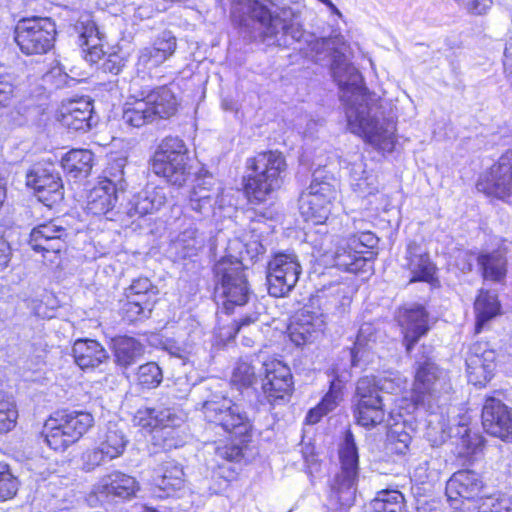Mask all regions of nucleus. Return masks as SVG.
I'll return each instance as SVG.
<instances>
[{
    "mask_svg": "<svg viewBox=\"0 0 512 512\" xmlns=\"http://www.w3.org/2000/svg\"><path fill=\"white\" fill-rule=\"evenodd\" d=\"M331 71L342 91L349 130L378 150L391 152L395 144V123L384 117L379 99L368 93L361 73L338 51L333 54Z\"/></svg>",
    "mask_w": 512,
    "mask_h": 512,
    "instance_id": "1",
    "label": "nucleus"
},
{
    "mask_svg": "<svg viewBox=\"0 0 512 512\" xmlns=\"http://www.w3.org/2000/svg\"><path fill=\"white\" fill-rule=\"evenodd\" d=\"M210 391L201 404V411L205 420L220 426L227 432L234 443L231 446L218 448L219 454L229 461H238L243 457V447L249 442L252 431V420L241 404L233 402L221 391Z\"/></svg>",
    "mask_w": 512,
    "mask_h": 512,
    "instance_id": "2",
    "label": "nucleus"
},
{
    "mask_svg": "<svg viewBox=\"0 0 512 512\" xmlns=\"http://www.w3.org/2000/svg\"><path fill=\"white\" fill-rule=\"evenodd\" d=\"M247 168L249 173L245 178V193L251 203L260 204L282 186L287 163L281 152L266 151L249 158Z\"/></svg>",
    "mask_w": 512,
    "mask_h": 512,
    "instance_id": "3",
    "label": "nucleus"
},
{
    "mask_svg": "<svg viewBox=\"0 0 512 512\" xmlns=\"http://www.w3.org/2000/svg\"><path fill=\"white\" fill-rule=\"evenodd\" d=\"M231 16L241 27L246 28L253 38H273L280 32L299 40L302 32L298 25L288 23L257 0H240L231 9Z\"/></svg>",
    "mask_w": 512,
    "mask_h": 512,
    "instance_id": "4",
    "label": "nucleus"
},
{
    "mask_svg": "<svg viewBox=\"0 0 512 512\" xmlns=\"http://www.w3.org/2000/svg\"><path fill=\"white\" fill-rule=\"evenodd\" d=\"M215 296L226 313L248 303L251 291L242 261L233 256L222 257L214 267Z\"/></svg>",
    "mask_w": 512,
    "mask_h": 512,
    "instance_id": "5",
    "label": "nucleus"
},
{
    "mask_svg": "<svg viewBox=\"0 0 512 512\" xmlns=\"http://www.w3.org/2000/svg\"><path fill=\"white\" fill-rule=\"evenodd\" d=\"M451 379L446 370L425 361L419 364L413 386V401L417 407L434 414L450 400Z\"/></svg>",
    "mask_w": 512,
    "mask_h": 512,
    "instance_id": "6",
    "label": "nucleus"
},
{
    "mask_svg": "<svg viewBox=\"0 0 512 512\" xmlns=\"http://www.w3.org/2000/svg\"><path fill=\"white\" fill-rule=\"evenodd\" d=\"M93 423L94 418L88 412H56L45 421L42 436L51 449L64 451L77 442Z\"/></svg>",
    "mask_w": 512,
    "mask_h": 512,
    "instance_id": "7",
    "label": "nucleus"
},
{
    "mask_svg": "<svg viewBox=\"0 0 512 512\" xmlns=\"http://www.w3.org/2000/svg\"><path fill=\"white\" fill-rule=\"evenodd\" d=\"M188 149L178 137H166L156 150L152 170L171 185L182 187L190 176Z\"/></svg>",
    "mask_w": 512,
    "mask_h": 512,
    "instance_id": "8",
    "label": "nucleus"
},
{
    "mask_svg": "<svg viewBox=\"0 0 512 512\" xmlns=\"http://www.w3.org/2000/svg\"><path fill=\"white\" fill-rule=\"evenodd\" d=\"M55 22L49 17L32 16L18 20L14 40L20 51L28 56L48 53L56 40Z\"/></svg>",
    "mask_w": 512,
    "mask_h": 512,
    "instance_id": "9",
    "label": "nucleus"
},
{
    "mask_svg": "<svg viewBox=\"0 0 512 512\" xmlns=\"http://www.w3.org/2000/svg\"><path fill=\"white\" fill-rule=\"evenodd\" d=\"M340 471L335 475L331 488L341 505L349 506L354 502L359 476V456L351 431L345 433L343 444L339 448Z\"/></svg>",
    "mask_w": 512,
    "mask_h": 512,
    "instance_id": "10",
    "label": "nucleus"
},
{
    "mask_svg": "<svg viewBox=\"0 0 512 512\" xmlns=\"http://www.w3.org/2000/svg\"><path fill=\"white\" fill-rule=\"evenodd\" d=\"M336 197L334 186L326 180H322V171L313 173L310 185L299 196V211L305 221L315 225L324 224Z\"/></svg>",
    "mask_w": 512,
    "mask_h": 512,
    "instance_id": "11",
    "label": "nucleus"
},
{
    "mask_svg": "<svg viewBox=\"0 0 512 512\" xmlns=\"http://www.w3.org/2000/svg\"><path fill=\"white\" fill-rule=\"evenodd\" d=\"M354 417L358 425L373 428L385 419V409L375 377L358 380L354 396Z\"/></svg>",
    "mask_w": 512,
    "mask_h": 512,
    "instance_id": "12",
    "label": "nucleus"
},
{
    "mask_svg": "<svg viewBox=\"0 0 512 512\" xmlns=\"http://www.w3.org/2000/svg\"><path fill=\"white\" fill-rule=\"evenodd\" d=\"M302 268L295 253H277L268 263V292L273 297L286 296L297 284Z\"/></svg>",
    "mask_w": 512,
    "mask_h": 512,
    "instance_id": "13",
    "label": "nucleus"
},
{
    "mask_svg": "<svg viewBox=\"0 0 512 512\" xmlns=\"http://www.w3.org/2000/svg\"><path fill=\"white\" fill-rule=\"evenodd\" d=\"M258 372L262 381V392L270 404L289 399L293 391V380L287 365L277 359H270L261 364Z\"/></svg>",
    "mask_w": 512,
    "mask_h": 512,
    "instance_id": "14",
    "label": "nucleus"
},
{
    "mask_svg": "<svg viewBox=\"0 0 512 512\" xmlns=\"http://www.w3.org/2000/svg\"><path fill=\"white\" fill-rule=\"evenodd\" d=\"M26 185L34 190L38 200L53 207L64 198L62 179L53 166L36 165L26 174Z\"/></svg>",
    "mask_w": 512,
    "mask_h": 512,
    "instance_id": "15",
    "label": "nucleus"
},
{
    "mask_svg": "<svg viewBox=\"0 0 512 512\" xmlns=\"http://www.w3.org/2000/svg\"><path fill=\"white\" fill-rule=\"evenodd\" d=\"M138 489V483L134 477L113 471L102 478L94 485L88 501L90 505H96L99 501L114 499L116 497L128 499Z\"/></svg>",
    "mask_w": 512,
    "mask_h": 512,
    "instance_id": "16",
    "label": "nucleus"
},
{
    "mask_svg": "<svg viewBox=\"0 0 512 512\" xmlns=\"http://www.w3.org/2000/svg\"><path fill=\"white\" fill-rule=\"evenodd\" d=\"M485 431L503 441L512 442V408L501 400L488 397L482 409Z\"/></svg>",
    "mask_w": 512,
    "mask_h": 512,
    "instance_id": "17",
    "label": "nucleus"
},
{
    "mask_svg": "<svg viewBox=\"0 0 512 512\" xmlns=\"http://www.w3.org/2000/svg\"><path fill=\"white\" fill-rule=\"evenodd\" d=\"M496 352L486 342L472 344L466 356L469 381L474 385H485L493 376Z\"/></svg>",
    "mask_w": 512,
    "mask_h": 512,
    "instance_id": "18",
    "label": "nucleus"
},
{
    "mask_svg": "<svg viewBox=\"0 0 512 512\" xmlns=\"http://www.w3.org/2000/svg\"><path fill=\"white\" fill-rule=\"evenodd\" d=\"M478 187L502 200L512 197V150L501 155L490 168L485 182L479 183Z\"/></svg>",
    "mask_w": 512,
    "mask_h": 512,
    "instance_id": "19",
    "label": "nucleus"
},
{
    "mask_svg": "<svg viewBox=\"0 0 512 512\" xmlns=\"http://www.w3.org/2000/svg\"><path fill=\"white\" fill-rule=\"evenodd\" d=\"M58 120L70 130L82 133L89 131L94 124L92 101L80 97L63 102Z\"/></svg>",
    "mask_w": 512,
    "mask_h": 512,
    "instance_id": "20",
    "label": "nucleus"
},
{
    "mask_svg": "<svg viewBox=\"0 0 512 512\" xmlns=\"http://www.w3.org/2000/svg\"><path fill=\"white\" fill-rule=\"evenodd\" d=\"M484 483L482 477L472 470L455 472L446 483V496L450 504L459 508L461 499H474L480 495Z\"/></svg>",
    "mask_w": 512,
    "mask_h": 512,
    "instance_id": "21",
    "label": "nucleus"
},
{
    "mask_svg": "<svg viewBox=\"0 0 512 512\" xmlns=\"http://www.w3.org/2000/svg\"><path fill=\"white\" fill-rule=\"evenodd\" d=\"M67 236V228L59 219H53L32 229L29 244L35 251L58 253L64 248Z\"/></svg>",
    "mask_w": 512,
    "mask_h": 512,
    "instance_id": "22",
    "label": "nucleus"
},
{
    "mask_svg": "<svg viewBox=\"0 0 512 512\" xmlns=\"http://www.w3.org/2000/svg\"><path fill=\"white\" fill-rule=\"evenodd\" d=\"M398 322L404 334L406 350L410 352L429 330L428 313L424 306L413 304L399 310Z\"/></svg>",
    "mask_w": 512,
    "mask_h": 512,
    "instance_id": "23",
    "label": "nucleus"
},
{
    "mask_svg": "<svg viewBox=\"0 0 512 512\" xmlns=\"http://www.w3.org/2000/svg\"><path fill=\"white\" fill-rule=\"evenodd\" d=\"M176 38L170 32H164L150 47L139 51L136 70L142 74H151V71L163 64L176 50Z\"/></svg>",
    "mask_w": 512,
    "mask_h": 512,
    "instance_id": "24",
    "label": "nucleus"
},
{
    "mask_svg": "<svg viewBox=\"0 0 512 512\" xmlns=\"http://www.w3.org/2000/svg\"><path fill=\"white\" fill-rule=\"evenodd\" d=\"M75 30L79 34V46L85 53V59L90 63H97L104 55L103 35L92 16L88 13L82 14L75 24Z\"/></svg>",
    "mask_w": 512,
    "mask_h": 512,
    "instance_id": "25",
    "label": "nucleus"
},
{
    "mask_svg": "<svg viewBox=\"0 0 512 512\" xmlns=\"http://www.w3.org/2000/svg\"><path fill=\"white\" fill-rule=\"evenodd\" d=\"M326 325L325 316L322 313L303 309L296 317L295 323L290 328L291 340L296 345L312 342Z\"/></svg>",
    "mask_w": 512,
    "mask_h": 512,
    "instance_id": "26",
    "label": "nucleus"
},
{
    "mask_svg": "<svg viewBox=\"0 0 512 512\" xmlns=\"http://www.w3.org/2000/svg\"><path fill=\"white\" fill-rule=\"evenodd\" d=\"M211 181L212 179L200 180L189 196L191 209L203 217L215 215L216 208L222 207L220 187H213Z\"/></svg>",
    "mask_w": 512,
    "mask_h": 512,
    "instance_id": "27",
    "label": "nucleus"
},
{
    "mask_svg": "<svg viewBox=\"0 0 512 512\" xmlns=\"http://www.w3.org/2000/svg\"><path fill=\"white\" fill-rule=\"evenodd\" d=\"M332 374L333 379L330 382L329 391L322 398L321 402L315 408L311 409L306 416V421L310 424L319 422L324 415L337 407L342 385L351 377L347 370L340 371L337 367L332 369Z\"/></svg>",
    "mask_w": 512,
    "mask_h": 512,
    "instance_id": "28",
    "label": "nucleus"
},
{
    "mask_svg": "<svg viewBox=\"0 0 512 512\" xmlns=\"http://www.w3.org/2000/svg\"><path fill=\"white\" fill-rule=\"evenodd\" d=\"M75 363L82 369H95L106 363L109 355L105 348L96 340L78 339L72 347Z\"/></svg>",
    "mask_w": 512,
    "mask_h": 512,
    "instance_id": "29",
    "label": "nucleus"
},
{
    "mask_svg": "<svg viewBox=\"0 0 512 512\" xmlns=\"http://www.w3.org/2000/svg\"><path fill=\"white\" fill-rule=\"evenodd\" d=\"M405 259V267L412 274L410 282L429 281L432 278L434 266L421 244L410 241L406 247Z\"/></svg>",
    "mask_w": 512,
    "mask_h": 512,
    "instance_id": "30",
    "label": "nucleus"
},
{
    "mask_svg": "<svg viewBox=\"0 0 512 512\" xmlns=\"http://www.w3.org/2000/svg\"><path fill=\"white\" fill-rule=\"evenodd\" d=\"M153 481L156 488L163 492L158 496L169 497L183 487V468L174 460L164 461L156 470Z\"/></svg>",
    "mask_w": 512,
    "mask_h": 512,
    "instance_id": "31",
    "label": "nucleus"
},
{
    "mask_svg": "<svg viewBox=\"0 0 512 512\" xmlns=\"http://www.w3.org/2000/svg\"><path fill=\"white\" fill-rule=\"evenodd\" d=\"M375 256V253H369V256L362 255L355 251L352 243L346 239L336 248L333 256L334 265L347 272L357 273L365 270L368 262Z\"/></svg>",
    "mask_w": 512,
    "mask_h": 512,
    "instance_id": "32",
    "label": "nucleus"
},
{
    "mask_svg": "<svg viewBox=\"0 0 512 512\" xmlns=\"http://www.w3.org/2000/svg\"><path fill=\"white\" fill-rule=\"evenodd\" d=\"M144 352V345L133 337L121 336L113 339L114 362L120 369L126 370L134 365Z\"/></svg>",
    "mask_w": 512,
    "mask_h": 512,
    "instance_id": "33",
    "label": "nucleus"
},
{
    "mask_svg": "<svg viewBox=\"0 0 512 512\" xmlns=\"http://www.w3.org/2000/svg\"><path fill=\"white\" fill-rule=\"evenodd\" d=\"M117 192L113 185L99 182L87 196V211L96 216L107 215L117 203Z\"/></svg>",
    "mask_w": 512,
    "mask_h": 512,
    "instance_id": "34",
    "label": "nucleus"
},
{
    "mask_svg": "<svg viewBox=\"0 0 512 512\" xmlns=\"http://www.w3.org/2000/svg\"><path fill=\"white\" fill-rule=\"evenodd\" d=\"M146 102L156 120L170 118L176 113L178 107L175 93L166 85L152 89Z\"/></svg>",
    "mask_w": 512,
    "mask_h": 512,
    "instance_id": "35",
    "label": "nucleus"
},
{
    "mask_svg": "<svg viewBox=\"0 0 512 512\" xmlns=\"http://www.w3.org/2000/svg\"><path fill=\"white\" fill-rule=\"evenodd\" d=\"M165 203L166 194L163 188L146 189L130 200L128 214L130 216H144L158 211Z\"/></svg>",
    "mask_w": 512,
    "mask_h": 512,
    "instance_id": "36",
    "label": "nucleus"
},
{
    "mask_svg": "<svg viewBox=\"0 0 512 512\" xmlns=\"http://www.w3.org/2000/svg\"><path fill=\"white\" fill-rule=\"evenodd\" d=\"M205 246V236L195 227L183 230L170 244V252L178 259L196 256Z\"/></svg>",
    "mask_w": 512,
    "mask_h": 512,
    "instance_id": "37",
    "label": "nucleus"
},
{
    "mask_svg": "<svg viewBox=\"0 0 512 512\" xmlns=\"http://www.w3.org/2000/svg\"><path fill=\"white\" fill-rule=\"evenodd\" d=\"M94 155L90 150L73 149L61 160L63 170L74 179L86 178L93 167Z\"/></svg>",
    "mask_w": 512,
    "mask_h": 512,
    "instance_id": "38",
    "label": "nucleus"
},
{
    "mask_svg": "<svg viewBox=\"0 0 512 512\" xmlns=\"http://www.w3.org/2000/svg\"><path fill=\"white\" fill-rule=\"evenodd\" d=\"M484 279L501 282L507 272V260L501 250L482 253L477 258Z\"/></svg>",
    "mask_w": 512,
    "mask_h": 512,
    "instance_id": "39",
    "label": "nucleus"
},
{
    "mask_svg": "<svg viewBox=\"0 0 512 512\" xmlns=\"http://www.w3.org/2000/svg\"><path fill=\"white\" fill-rule=\"evenodd\" d=\"M122 119L125 124L140 128L156 121L146 100H127L124 104Z\"/></svg>",
    "mask_w": 512,
    "mask_h": 512,
    "instance_id": "40",
    "label": "nucleus"
},
{
    "mask_svg": "<svg viewBox=\"0 0 512 512\" xmlns=\"http://www.w3.org/2000/svg\"><path fill=\"white\" fill-rule=\"evenodd\" d=\"M370 512H408L403 494L398 490H381L369 503Z\"/></svg>",
    "mask_w": 512,
    "mask_h": 512,
    "instance_id": "41",
    "label": "nucleus"
},
{
    "mask_svg": "<svg viewBox=\"0 0 512 512\" xmlns=\"http://www.w3.org/2000/svg\"><path fill=\"white\" fill-rule=\"evenodd\" d=\"M474 309L476 331L480 332L484 325L499 313L500 303L495 294L481 290L475 300Z\"/></svg>",
    "mask_w": 512,
    "mask_h": 512,
    "instance_id": "42",
    "label": "nucleus"
},
{
    "mask_svg": "<svg viewBox=\"0 0 512 512\" xmlns=\"http://www.w3.org/2000/svg\"><path fill=\"white\" fill-rule=\"evenodd\" d=\"M378 331L371 323H364L360 326L354 347L347 352L350 359V366L356 367L366 349H371L376 343Z\"/></svg>",
    "mask_w": 512,
    "mask_h": 512,
    "instance_id": "43",
    "label": "nucleus"
},
{
    "mask_svg": "<svg viewBox=\"0 0 512 512\" xmlns=\"http://www.w3.org/2000/svg\"><path fill=\"white\" fill-rule=\"evenodd\" d=\"M127 442L121 429L117 428L116 425H109L100 440L99 446L104 451L109 452L108 459H115L124 452Z\"/></svg>",
    "mask_w": 512,
    "mask_h": 512,
    "instance_id": "44",
    "label": "nucleus"
},
{
    "mask_svg": "<svg viewBox=\"0 0 512 512\" xmlns=\"http://www.w3.org/2000/svg\"><path fill=\"white\" fill-rule=\"evenodd\" d=\"M157 288L146 277H140L125 290L126 299L141 300L144 305H154Z\"/></svg>",
    "mask_w": 512,
    "mask_h": 512,
    "instance_id": "45",
    "label": "nucleus"
},
{
    "mask_svg": "<svg viewBox=\"0 0 512 512\" xmlns=\"http://www.w3.org/2000/svg\"><path fill=\"white\" fill-rule=\"evenodd\" d=\"M351 185L354 191L366 195L372 194L374 177L365 170L362 160L356 161L350 168Z\"/></svg>",
    "mask_w": 512,
    "mask_h": 512,
    "instance_id": "46",
    "label": "nucleus"
},
{
    "mask_svg": "<svg viewBox=\"0 0 512 512\" xmlns=\"http://www.w3.org/2000/svg\"><path fill=\"white\" fill-rule=\"evenodd\" d=\"M162 380L163 373L157 363L148 362L139 366L137 381L143 389H154L161 384Z\"/></svg>",
    "mask_w": 512,
    "mask_h": 512,
    "instance_id": "47",
    "label": "nucleus"
},
{
    "mask_svg": "<svg viewBox=\"0 0 512 512\" xmlns=\"http://www.w3.org/2000/svg\"><path fill=\"white\" fill-rule=\"evenodd\" d=\"M125 165L126 159L124 158H117L112 161L105 171L106 175L104 179L100 182L113 185L116 191H124L127 187L124 172Z\"/></svg>",
    "mask_w": 512,
    "mask_h": 512,
    "instance_id": "48",
    "label": "nucleus"
},
{
    "mask_svg": "<svg viewBox=\"0 0 512 512\" xmlns=\"http://www.w3.org/2000/svg\"><path fill=\"white\" fill-rule=\"evenodd\" d=\"M18 418L15 402L0 392V433L12 430Z\"/></svg>",
    "mask_w": 512,
    "mask_h": 512,
    "instance_id": "49",
    "label": "nucleus"
},
{
    "mask_svg": "<svg viewBox=\"0 0 512 512\" xmlns=\"http://www.w3.org/2000/svg\"><path fill=\"white\" fill-rule=\"evenodd\" d=\"M151 74H142L138 72L131 78L128 86V100H146L148 94L152 91L150 84Z\"/></svg>",
    "mask_w": 512,
    "mask_h": 512,
    "instance_id": "50",
    "label": "nucleus"
},
{
    "mask_svg": "<svg viewBox=\"0 0 512 512\" xmlns=\"http://www.w3.org/2000/svg\"><path fill=\"white\" fill-rule=\"evenodd\" d=\"M19 487L18 479L11 473L8 465L0 464V501L12 499Z\"/></svg>",
    "mask_w": 512,
    "mask_h": 512,
    "instance_id": "51",
    "label": "nucleus"
},
{
    "mask_svg": "<svg viewBox=\"0 0 512 512\" xmlns=\"http://www.w3.org/2000/svg\"><path fill=\"white\" fill-rule=\"evenodd\" d=\"M256 368L247 360H240L234 368L231 382L241 387H250L256 381Z\"/></svg>",
    "mask_w": 512,
    "mask_h": 512,
    "instance_id": "52",
    "label": "nucleus"
},
{
    "mask_svg": "<svg viewBox=\"0 0 512 512\" xmlns=\"http://www.w3.org/2000/svg\"><path fill=\"white\" fill-rule=\"evenodd\" d=\"M411 443V436L404 430L393 428L387 436V449L391 453L403 455L405 454Z\"/></svg>",
    "mask_w": 512,
    "mask_h": 512,
    "instance_id": "53",
    "label": "nucleus"
},
{
    "mask_svg": "<svg viewBox=\"0 0 512 512\" xmlns=\"http://www.w3.org/2000/svg\"><path fill=\"white\" fill-rule=\"evenodd\" d=\"M348 240L355 247L356 252H360L362 255L369 256V253H374L373 249L377 247L379 239L371 231H364L359 235H350Z\"/></svg>",
    "mask_w": 512,
    "mask_h": 512,
    "instance_id": "54",
    "label": "nucleus"
},
{
    "mask_svg": "<svg viewBox=\"0 0 512 512\" xmlns=\"http://www.w3.org/2000/svg\"><path fill=\"white\" fill-rule=\"evenodd\" d=\"M109 452L104 451L100 446L95 449L87 450L82 454V467L85 471H93L96 467L110 461Z\"/></svg>",
    "mask_w": 512,
    "mask_h": 512,
    "instance_id": "55",
    "label": "nucleus"
},
{
    "mask_svg": "<svg viewBox=\"0 0 512 512\" xmlns=\"http://www.w3.org/2000/svg\"><path fill=\"white\" fill-rule=\"evenodd\" d=\"M457 5L471 15H484L492 7V0H454Z\"/></svg>",
    "mask_w": 512,
    "mask_h": 512,
    "instance_id": "56",
    "label": "nucleus"
},
{
    "mask_svg": "<svg viewBox=\"0 0 512 512\" xmlns=\"http://www.w3.org/2000/svg\"><path fill=\"white\" fill-rule=\"evenodd\" d=\"M134 424L142 428L157 430V419L155 408H141L137 410L133 418Z\"/></svg>",
    "mask_w": 512,
    "mask_h": 512,
    "instance_id": "57",
    "label": "nucleus"
},
{
    "mask_svg": "<svg viewBox=\"0 0 512 512\" xmlns=\"http://www.w3.org/2000/svg\"><path fill=\"white\" fill-rule=\"evenodd\" d=\"M349 287L345 284L336 283L330 285L326 290L335 298V308L340 312H345V307L350 304V298L347 295Z\"/></svg>",
    "mask_w": 512,
    "mask_h": 512,
    "instance_id": "58",
    "label": "nucleus"
},
{
    "mask_svg": "<svg viewBox=\"0 0 512 512\" xmlns=\"http://www.w3.org/2000/svg\"><path fill=\"white\" fill-rule=\"evenodd\" d=\"M158 429H167L179 426L182 419L170 408L156 409Z\"/></svg>",
    "mask_w": 512,
    "mask_h": 512,
    "instance_id": "59",
    "label": "nucleus"
},
{
    "mask_svg": "<svg viewBox=\"0 0 512 512\" xmlns=\"http://www.w3.org/2000/svg\"><path fill=\"white\" fill-rule=\"evenodd\" d=\"M153 305H144L141 300H133L127 299V302L124 304L123 311L125 317L129 321L136 320L140 315H144L145 313H151Z\"/></svg>",
    "mask_w": 512,
    "mask_h": 512,
    "instance_id": "60",
    "label": "nucleus"
},
{
    "mask_svg": "<svg viewBox=\"0 0 512 512\" xmlns=\"http://www.w3.org/2000/svg\"><path fill=\"white\" fill-rule=\"evenodd\" d=\"M478 512H511V510L505 499H500L495 496H487L481 498V503L478 506Z\"/></svg>",
    "mask_w": 512,
    "mask_h": 512,
    "instance_id": "61",
    "label": "nucleus"
},
{
    "mask_svg": "<svg viewBox=\"0 0 512 512\" xmlns=\"http://www.w3.org/2000/svg\"><path fill=\"white\" fill-rule=\"evenodd\" d=\"M15 99V86L8 79H0V108L9 107Z\"/></svg>",
    "mask_w": 512,
    "mask_h": 512,
    "instance_id": "62",
    "label": "nucleus"
},
{
    "mask_svg": "<svg viewBox=\"0 0 512 512\" xmlns=\"http://www.w3.org/2000/svg\"><path fill=\"white\" fill-rule=\"evenodd\" d=\"M458 434H460V445L466 450V452H474L479 444V439L476 434L471 436L470 430L466 425H460L458 428Z\"/></svg>",
    "mask_w": 512,
    "mask_h": 512,
    "instance_id": "63",
    "label": "nucleus"
},
{
    "mask_svg": "<svg viewBox=\"0 0 512 512\" xmlns=\"http://www.w3.org/2000/svg\"><path fill=\"white\" fill-rule=\"evenodd\" d=\"M124 66V58L116 53H112L109 54L108 57L104 60L102 64V69L104 72H109L114 75H117L121 72Z\"/></svg>",
    "mask_w": 512,
    "mask_h": 512,
    "instance_id": "64",
    "label": "nucleus"
}]
</instances>
